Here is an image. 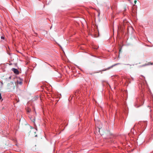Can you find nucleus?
Segmentation results:
<instances>
[{
  "label": "nucleus",
  "instance_id": "nucleus-11",
  "mask_svg": "<svg viewBox=\"0 0 153 153\" xmlns=\"http://www.w3.org/2000/svg\"><path fill=\"white\" fill-rule=\"evenodd\" d=\"M37 136V135H35V137H36Z\"/></svg>",
  "mask_w": 153,
  "mask_h": 153
},
{
  "label": "nucleus",
  "instance_id": "nucleus-1",
  "mask_svg": "<svg viewBox=\"0 0 153 153\" xmlns=\"http://www.w3.org/2000/svg\"><path fill=\"white\" fill-rule=\"evenodd\" d=\"M12 70L13 71L14 73L16 74H19V71L17 69L13 68L12 69Z\"/></svg>",
  "mask_w": 153,
  "mask_h": 153
},
{
  "label": "nucleus",
  "instance_id": "nucleus-10",
  "mask_svg": "<svg viewBox=\"0 0 153 153\" xmlns=\"http://www.w3.org/2000/svg\"><path fill=\"white\" fill-rule=\"evenodd\" d=\"M30 110H28L27 111H28V112H30Z\"/></svg>",
  "mask_w": 153,
  "mask_h": 153
},
{
  "label": "nucleus",
  "instance_id": "nucleus-5",
  "mask_svg": "<svg viewBox=\"0 0 153 153\" xmlns=\"http://www.w3.org/2000/svg\"><path fill=\"white\" fill-rule=\"evenodd\" d=\"M33 131L35 133L36 131H37V129L36 128H33Z\"/></svg>",
  "mask_w": 153,
  "mask_h": 153
},
{
  "label": "nucleus",
  "instance_id": "nucleus-6",
  "mask_svg": "<svg viewBox=\"0 0 153 153\" xmlns=\"http://www.w3.org/2000/svg\"><path fill=\"white\" fill-rule=\"evenodd\" d=\"M18 83L19 84H20V85H21L22 84V82L21 81H20V82H18Z\"/></svg>",
  "mask_w": 153,
  "mask_h": 153
},
{
  "label": "nucleus",
  "instance_id": "nucleus-8",
  "mask_svg": "<svg viewBox=\"0 0 153 153\" xmlns=\"http://www.w3.org/2000/svg\"><path fill=\"white\" fill-rule=\"evenodd\" d=\"M100 128H98V130H99V133L100 134Z\"/></svg>",
  "mask_w": 153,
  "mask_h": 153
},
{
  "label": "nucleus",
  "instance_id": "nucleus-3",
  "mask_svg": "<svg viewBox=\"0 0 153 153\" xmlns=\"http://www.w3.org/2000/svg\"><path fill=\"white\" fill-rule=\"evenodd\" d=\"M120 64V63H119L113 65H112V66H111V67H109V68H111L113 67H114V66H115V65H117Z\"/></svg>",
  "mask_w": 153,
  "mask_h": 153
},
{
  "label": "nucleus",
  "instance_id": "nucleus-9",
  "mask_svg": "<svg viewBox=\"0 0 153 153\" xmlns=\"http://www.w3.org/2000/svg\"><path fill=\"white\" fill-rule=\"evenodd\" d=\"M137 1H136V0H135V1H134V3L135 4H136V3Z\"/></svg>",
  "mask_w": 153,
  "mask_h": 153
},
{
  "label": "nucleus",
  "instance_id": "nucleus-2",
  "mask_svg": "<svg viewBox=\"0 0 153 153\" xmlns=\"http://www.w3.org/2000/svg\"><path fill=\"white\" fill-rule=\"evenodd\" d=\"M30 119L33 122H34L35 121V118H34V117H30Z\"/></svg>",
  "mask_w": 153,
  "mask_h": 153
},
{
  "label": "nucleus",
  "instance_id": "nucleus-7",
  "mask_svg": "<svg viewBox=\"0 0 153 153\" xmlns=\"http://www.w3.org/2000/svg\"><path fill=\"white\" fill-rule=\"evenodd\" d=\"M1 39H4V36H2L1 37Z\"/></svg>",
  "mask_w": 153,
  "mask_h": 153
},
{
  "label": "nucleus",
  "instance_id": "nucleus-4",
  "mask_svg": "<svg viewBox=\"0 0 153 153\" xmlns=\"http://www.w3.org/2000/svg\"><path fill=\"white\" fill-rule=\"evenodd\" d=\"M150 64L151 65H153V63H149L148 64H145V65H143V66H146V65H149Z\"/></svg>",
  "mask_w": 153,
  "mask_h": 153
}]
</instances>
